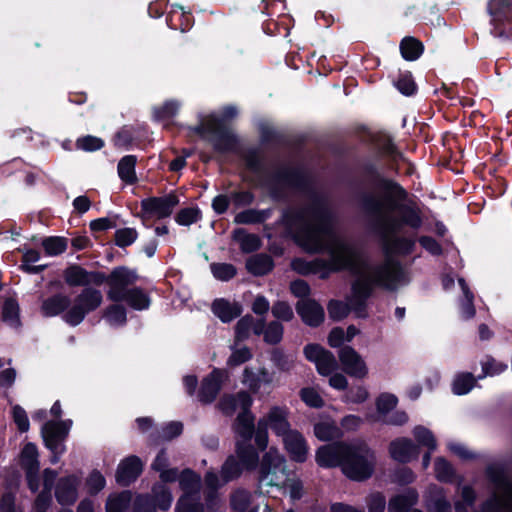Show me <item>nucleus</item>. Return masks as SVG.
<instances>
[{"instance_id": "obj_35", "label": "nucleus", "mask_w": 512, "mask_h": 512, "mask_svg": "<svg viewBox=\"0 0 512 512\" xmlns=\"http://www.w3.org/2000/svg\"><path fill=\"white\" fill-rule=\"evenodd\" d=\"M137 164V156L125 155L122 157L117 165V172L119 178L126 184L134 185L137 181L135 167Z\"/></svg>"}, {"instance_id": "obj_39", "label": "nucleus", "mask_w": 512, "mask_h": 512, "mask_svg": "<svg viewBox=\"0 0 512 512\" xmlns=\"http://www.w3.org/2000/svg\"><path fill=\"white\" fill-rule=\"evenodd\" d=\"M330 263L326 262V259L316 258L312 261H307L302 258H295L292 261V268L298 274L307 276L310 274H318V272Z\"/></svg>"}, {"instance_id": "obj_1", "label": "nucleus", "mask_w": 512, "mask_h": 512, "mask_svg": "<svg viewBox=\"0 0 512 512\" xmlns=\"http://www.w3.org/2000/svg\"><path fill=\"white\" fill-rule=\"evenodd\" d=\"M351 187L354 203L367 220L370 231L381 240L386 256L383 265L394 260L391 255H411L416 240L411 236L396 235L404 227L417 231L423 225L422 212L415 202L410 201L408 190L394 178L386 176L371 160L360 164L359 177Z\"/></svg>"}, {"instance_id": "obj_64", "label": "nucleus", "mask_w": 512, "mask_h": 512, "mask_svg": "<svg viewBox=\"0 0 512 512\" xmlns=\"http://www.w3.org/2000/svg\"><path fill=\"white\" fill-rule=\"evenodd\" d=\"M179 106L176 101H166L154 109V117L159 121L173 118L178 112Z\"/></svg>"}, {"instance_id": "obj_58", "label": "nucleus", "mask_w": 512, "mask_h": 512, "mask_svg": "<svg viewBox=\"0 0 512 512\" xmlns=\"http://www.w3.org/2000/svg\"><path fill=\"white\" fill-rule=\"evenodd\" d=\"M284 327L279 321H271L267 324L263 340L269 345H277L283 339Z\"/></svg>"}, {"instance_id": "obj_5", "label": "nucleus", "mask_w": 512, "mask_h": 512, "mask_svg": "<svg viewBox=\"0 0 512 512\" xmlns=\"http://www.w3.org/2000/svg\"><path fill=\"white\" fill-rule=\"evenodd\" d=\"M139 279L135 269L127 266H116L109 273V290L107 298L115 303L125 302L134 310H147L151 305V298L143 288L134 286Z\"/></svg>"}, {"instance_id": "obj_3", "label": "nucleus", "mask_w": 512, "mask_h": 512, "mask_svg": "<svg viewBox=\"0 0 512 512\" xmlns=\"http://www.w3.org/2000/svg\"><path fill=\"white\" fill-rule=\"evenodd\" d=\"M375 272V277L363 276L351 283V296L348 298V303L336 299L328 302L327 310L330 319L335 322L342 321L351 311H354L358 317L365 318L368 300L373 296L375 288L394 290L404 277L403 266L396 260H388L386 265H378Z\"/></svg>"}, {"instance_id": "obj_6", "label": "nucleus", "mask_w": 512, "mask_h": 512, "mask_svg": "<svg viewBox=\"0 0 512 512\" xmlns=\"http://www.w3.org/2000/svg\"><path fill=\"white\" fill-rule=\"evenodd\" d=\"M259 186L267 190L274 202H285L288 199V190L310 191L312 180L305 168L282 165L261 177Z\"/></svg>"}, {"instance_id": "obj_38", "label": "nucleus", "mask_w": 512, "mask_h": 512, "mask_svg": "<svg viewBox=\"0 0 512 512\" xmlns=\"http://www.w3.org/2000/svg\"><path fill=\"white\" fill-rule=\"evenodd\" d=\"M179 485L183 494L200 495L201 478L194 470L185 468L179 476Z\"/></svg>"}, {"instance_id": "obj_41", "label": "nucleus", "mask_w": 512, "mask_h": 512, "mask_svg": "<svg viewBox=\"0 0 512 512\" xmlns=\"http://www.w3.org/2000/svg\"><path fill=\"white\" fill-rule=\"evenodd\" d=\"M2 320L14 328L22 326L19 303L15 298L5 299L2 306Z\"/></svg>"}, {"instance_id": "obj_10", "label": "nucleus", "mask_w": 512, "mask_h": 512, "mask_svg": "<svg viewBox=\"0 0 512 512\" xmlns=\"http://www.w3.org/2000/svg\"><path fill=\"white\" fill-rule=\"evenodd\" d=\"M335 245L341 255L344 256V261H347L352 266V268H345V271L356 276V279L363 276H376L375 268L377 266H371L363 252L355 245L337 237H335Z\"/></svg>"}, {"instance_id": "obj_43", "label": "nucleus", "mask_w": 512, "mask_h": 512, "mask_svg": "<svg viewBox=\"0 0 512 512\" xmlns=\"http://www.w3.org/2000/svg\"><path fill=\"white\" fill-rule=\"evenodd\" d=\"M175 512H204V504L200 495L182 494L176 503Z\"/></svg>"}, {"instance_id": "obj_63", "label": "nucleus", "mask_w": 512, "mask_h": 512, "mask_svg": "<svg viewBox=\"0 0 512 512\" xmlns=\"http://www.w3.org/2000/svg\"><path fill=\"white\" fill-rule=\"evenodd\" d=\"M380 149L384 155L390 157L392 160L402 159L403 153L398 149L393 138L390 135H384L380 140Z\"/></svg>"}, {"instance_id": "obj_8", "label": "nucleus", "mask_w": 512, "mask_h": 512, "mask_svg": "<svg viewBox=\"0 0 512 512\" xmlns=\"http://www.w3.org/2000/svg\"><path fill=\"white\" fill-rule=\"evenodd\" d=\"M103 302L102 292L94 287L83 288L77 294L63 320L71 327L80 325L86 316L97 310Z\"/></svg>"}, {"instance_id": "obj_44", "label": "nucleus", "mask_w": 512, "mask_h": 512, "mask_svg": "<svg viewBox=\"0 0 512 512\" xmlns=\"http://www.w3.org/2000/svg\"><path fill=\"white\" fill-rule=\"evenodd\" d=\"M476 385V378L470 372L458 373L452 382V392L455 395H466Z\"/></svg>"}, {"instance_id": "obj_11", "label": "nucleus", "mask_w": 512, "mask_h": 512, "mask_svg": "<svg viewBox=\"0 0 512 512\" xmlns=\"http://www.w3.org/2000/svg\"><path fill=\"white\" fill-rule=\"evenodd\" d=\"M65 284L69 287H100L104 283L109 284V274L102 271H88L80 264H69L62 273Z\"/></svg>"}, {"instance_id": "obj_17", "label": "nucleus", "mask_w": 512, "mask_h": 512, "mask_svg": "<svg viewBox=\"0 0 512 512\" xmlns=\"http://www.w3.org/2000/svg\"><path fill=\"white\" fill-rule=\"evenodd\" d=\"M225 377H227L225 370L214 368L202 379L198 391V400L202 404L212 403L217 398Z\"/></svg>"}, {"instance_id": "obj_55", "label": "nucleus", "mask_w": 512, "mask_h": 512, "mask_svg": "<svg viewBox=\"0 0 512 512\" xmlns=\"http://www.w3.org/2000/svg\"><path fill=\"white\" fill-rule=\"evenodd\" d=\"M131 500L129 491H123L116 495H110L105 504L106 512H124Z\"/></svg>"}, {"instance_id": "obj_30", "label": "nucleus", "mask_w": 512, "mask_h": 512, "mask_svg": "<svg viewBox=\"0 0 512 512\" xmlns=\"http://www.w3.org/2000/svg\"><path fill=\"white\" fill-rule=\"evenodd\" d=\"M245 267L251 275L255 277H262L273 271L275 263L269 254L259 253L249 257L246 260Z\"/></svg>"}, {"instance_id": "obj_19", "label": "nucleus", "mask_w": 512, "mask_h": 512, "mask_svg": "<svg viewBox=\"0 0 512 512\" xmlns=\"http://www.w3.org/2000/svg\"><path fill=\"white\" fill-rule=\"evenodd\" d=\"M143 463L136 455H130L118 464L115 480L121 487H128L141 475Z\"/></svg>"}, {"instance_id": "obj_61", "label": "nucleus", "mask_w": 512, "mask_h": 512, "mask_svg": "<svg viewBox=\"0 0 512 512\" xmlns=\"http://www.w3.org/2000/svg\"><path fill=\"white\" fill-rule=\"evenodd\" d=\"M301 400L311 408L320 409L325 405L321 395L312 387H304L300 390Z\"/></svg>"}, {"instance_id": "obj_42", "label": "nucleus", "mask_w": 512, "mask_h": 512, "mask_svg": "<svg viewBox=\"0 0 512 512\" xmlns=\"http://www.w3.org/2000/svg\"><path fill=\"white\" fill-rule=\"evenodd\" d=\"M150 497L156 509L161 511H168L173 501L172 493L165 485H154Z\"/></svg>"}, {"instance_id": "obj_62", "label": "nucleus", "mask_w": 512, "mask_h": 512, "mask_svg": "<svg viewBox=\"0 0 512 512\" xmlns=\"http://www.w3.org/2000/svg\"><path fill=\"white\" fill-rule=\"evenodd\" d=\"M104 141L93 135H86L79 137L76 140V147L79 150H83L86 152H94L102 149L104 147Z\"/></svg>"}, {"instance_id": "obj_54", "label": "nucleus", "mask_w": 512, "mask_h": 512, "mask_svg": "<svg viewBox=\"0 0 512 512\" xmlns=\"http://www.w3.org/2000/svg\"><path fill=\"white\" fill-rule=\"evenodd\" d=\"M413 436L419 446L426 447L430 451H435L437 442L432 431L425 426L418 425L413 429Z\"/></svg>"}, {"instance_id": "obj_47", "label": "nucleus", "mask_w": 512, "mask_h": 512, "mask_svg": "<svg viewBox=\"0 0 512 512\" xmlns=\"http://www.w3.org/2000/svg\"><path fill=\"white\" fill-rule=\"evenodd\" d=\"M270 360L273 365L281 372H290L294 367V360L285 353L281 347H274L270 351Z\"/></svg>"}, {"instance_id": "obj_26", "label": "nucleus", "mask_w": 512, "mask_h": 512, "mask_svg": "<svg viewBox=\"0 0 512 512\" xmlns=\"http://www.w3.org/2000/svg\"><path fill=\"white\" fill-rule=\"evenodd\" d=\"M485 476L495 488L502 490L508 499L512 501V479L508 476L504 465L499 463L487 465Z\"/></svg>"}, {"instance_id": "obj_29", "label": "nucleus", "mask_w": 512, "mask_h": 512, "mask_svg": "<svg viewBox=\"0 0 512 512\" xmlns=\"http://www.w3.org/2000/svg\"><path fill=\"white\" fill-rule=\"evenodd\" d=\"M194 19L191 12H185L181 5L173 4L166 16V23L173 30L188 31L193 25Z\"/></svg>"}, {"instance_id": "obj_13", "label": "nucleus", "mask_w": 512, "mask_h": 512, "mask_svg": "<svg viewBox=\"0 0 512 512\" xmlns=\"http://www.w3.org/2000/svg\"><path fill=\"white\" fill-rule=\"evenodd\" d=\"M71 425L70 419L47 421L41 429L45 447L50 451L65 447L63 441L67 438Z\"/></svg>"}, {"instance_id": "obj_49", "label": "nucleus", "mask_w": 512, "mask_h": 512, "mask_svg": "<svg viewBox=\"0 0 512 512\" xmlns=\"http://www.w3.org/2000/svg\"><path fill=\"white\" fill-rule=\"evenodd\" d=\"M103 317L111 325L123 326L127 322V311L123 305L114 302L105 309Z\"/></svg>"}, {"instance_id": "obj_20", "label": "nucleus", "mask_w": 512, "mask_h": 512, "mask_svg": "<svg viewBox=\"0 0 512 512\" xmlns=\"http://www.w3.org/2000/svg\"><path fill=\"white\" fill-rule=\"evenodd\" d=\"M295 309L303 323L309 327L316 328L324 322V309L315 299H301L296 303Z\"/></svg>"}, {"instance_id": "obj_48", "label": "nucleus", "mask_w": 512, "mask_h": 512, "mask_svg": "<svg viewBox=\"0 0 512 512\" xmlns=\"http://www.w3.org/2000/svg\"><path fill=\"white\" fill-rule=\"evenodd\" d=\"M246 168L255 173L261 174L264 172L263 169V158L261 156L260 149L257 147L248 148L242 156Z\"/></svg>"}, {"instance_id": "obj_2", "label": "nucleus", "mask_w": 512, "mask_h": 512, "mask_svg": "<svg viewBox=\"0 0 512 512\" xmlns=\"http://www.w3.org/2000/svg\"><path fill=\"white\" fill-rule=\"evenodd\" d=\"M280 223L294 243L309 254L327 253L328 266L321 269L320 279L326 280L332 273L352 268L344 261V256L337 250L335 238L332 244H327L324 237L333 235V213L327 199L312 192L311 203L306 208L288 207L282 211Z\"/></svg>"}, {"instance_id": "obj_23", "label": "nucleus", "mask_w": 512, "mask_h": 512, "mask_svg": "<svg viewBox=\"0 0 512 512\" xmlns=\"http://www.w3.org/2000/svg\"><path fill=\"white\" fill-rule=\"evenodd\" d=\"M72 299L63 292L54 293L41 301L40 313L45 318L64 315L70 309Z\"/></svg>"}, {"instance_id": "obj_60", "label": "nucleus", "mask_w": 512, "mask_h": 512, "mask_svg": "<svg viewBox=\"0 0 512 512\" xmlns=\"http://www.w3.org/2000/svg\"><path fill=\"white\" fill-rule=\"evenodd\" d=\"M87 492L90 496H96L106 485V479L102 473L94 469L86 479Z\"/></svg>"}, {"instance_id": "obj_28", "label": "nucleus", "mask_w": 512, "mask_h": 512, "mask_svg": "<svg viewBox=\"0 0 512 512\" xmlns=\"http://www.w3.org/2000/svg\"><path fill=\"white\" fill-rule=\"evenodd\" d=\"M418 500V491L409 487L403 493L396 494L389 499L388 512H409L418 503Z\"/></svg>"}, {"instance_id": "obj_57", "label": "nucleus", "mask_w": 512, "mask_h": 512, "mask_svg": "<svg viewBox=\"0 0 512 512\" xmlns=\"http://www.w3.org/2000/svg\"><path fill=\"white\" fill-rule=\"evenodd\" d=\"M138 238L135 228L125 227L117 229L114 233V244L119 248H126L132 245Z\"/></svg>"}, {"instance_id": "obj_32", "label": "nucleus", "mask_w": 512, "mask_h": 512, "mask_svg": "<svg viewBox=\"0 0 512 512\" xmlns=\"http://www.w3.org/2000/svg\"><path fill=\"white\" fill-rule=\"evenodd\" d=\"M238 460L247 471H254L259 465V453L250 442H236Z\"/></svg>"}, {"instance_id": "obj_37", "label": "nucleus", "mask_w": 512, "mask_h": 512, "mask_svg": "<svg viewBox=\"0 0 512 512\" xmlns=\"http://www.w3.org/2000/svg\"><path fill=\"white\" fill-rule=\"evenodd\" d=\"M284 459L279 456L276 450L270 449L259 460V479L261 481L268 478L271 473H275L276 469L280 467Z\"/></svg>"}, {"instance_id": "obj_31", "label": "nucleus", "mask_w": 512, "mask_h": 512, "mask_svg": "<svg viewBox=\"0 0 512 512\" xmlns=\"http://www.w3.org/2000/svg\"><path fill=\"white\" fill-rule=\"evenodd\" d=\"M211 310L223 323H229L242 313L239 303H230L224 298H217L212 302Z\"/></svg>"}, {"instance_id": "obj_16", "label": "nucleus", "mask_w": 512, "mask_h": 512, "mask_svg": "<svg viewBox=\"0 0 512 512\" xmlns=\"http://www.w3.org/2000/svg\"><path fill=\"white\" fill-rule=\"evenodd\" d=\"M345 441H337L320 446L316 450L315 461L321 468H336L342 470Z\"/></svg>"}, {"instance_id": "obj_14", "label": "nucleus", "mask_w": 512, "mask_h": 512, "mask_svg": "<svg viewBox=\"0 0 512 512\" xmlns=\"http://www.w3.org/2000/svg\"><path fill=\"white\" fill-rule=\"evenodd\" d=\"M342 370L350 377L364 379L368 375V367L361 355L349 345L341 347L338 351Z\"/></svg>"}, {"instance_id": "obj_15", "label": "nucleus", "mask_w": 512, "mask_h": 512, "mask_svg": "<svg viewBox=\"0 0 512 512\" xmlns=\"http://www.w3.org/2000/svg\"><path fill=\"white\" fill-rule=\"evenodd\" d=\"M290 411L286 406H272L265 416L259 420H264V424L268 429L277 436L284 437L293 429L289 422Z\"/></svg>"}, {"instance_id": "obj_34", "label": "nucleus", "mask_w": 512, "mask_h": 512, "mask_svg": "<svg viewBox=\"0 0 512 512\" xmlns=\"http://www.w3.org/2000/svg\"><path fill=\"white\" fill-rule=\"evenodd\" d=\"M255 416L253 413H239L236 417L234 430L242 439L240 442H250L256 430Z\"/></svg>"}, {"instance_id": "obj_12", "label": "nucleus", "mask_w": 512, "mask_h": 512, "mask_svg": "<svg viewBox=\"0 0 512 512\" xmlns=\"http://www.w3.org/2000/svg\"><path fill=\"white\" fill-rule=\"evenodd\" d=\"M179 201V197L175 192H170L161 197L151 196L144 198L141 200V214L143 217L168 218L172 215Z\"/></svg>"}, {"instance_id": "obj_33", "label": "nucleus", "mask_w": 512, "mask_h": 512, "mask_svg": "<svg viewBox=\"0 0 512 512\" xmlns=\"http://www.w3.org/2000/svg\"><path fill=\"white\" fill-rule=\"evenodd\" d=\"M232 240L237 242L243 253L249 254L258 251L262 241L257 234L248 233L244 228H236L232 232Z\"/></svg>"}, {"instance_id": "obj_27", "label": "nucleus", "mask_w": 512, "mask_h": 512, "mask_svg": "<svg viewBox=\"0 0 512 512\" xmlns=\"http://www.w3.org/2000/svg\"><path fill=\"white\" fill-rule=\"evenodd\" d=\"M183 432V423L180 421H170L160 429L155 428L149 433L148 442L150 445L157 446L165 441H171Z\"/></svg>"}, {"instance_id": "obj_7", "label": "nucleus", "mask_w": 512, "mask_h": 512, "mask_svg": "<svg viewBox=\"0 0 512 512\" xmlns=\"http://www.w3.org/2000/svg\"><path fill=\"white\" fill-rule=\"evenodd\" d=\"M343 456L342 473L349 480L364 482L375 473L377 454L367 442H346Z\"/></svg>"}, {"instance_id": "obj_9", "label": "nucleus", "mask_w": 512, "mask_h": 512, "mask_svg": "<svg viewBox=\"0 0 512 512\" xmlns=\"http://www.w3.org/2000/svg\"><path fill=\"white\" fill-rule=\"evenodd\" d=\"M398 405L396 395L388 392L379 394L375 400L376 415H370L369 421L388 426H403L409 421L404 410H395Z\"/></svg>"}, {"instance_id": "obj_36", "label": "nucleus", "mask_w": 512, "mask_h": 512, "mask_svg": "<svg viewBox=\"0 0 512 512\" xmlns=\"http://www.w3.org/2000/svg\"><path fill=\"white\" fill-rule=\"evenodd\" d=\"M399 49L406 61H416L424 53L423 43L413 36H405L400 41Z\"/></svg>"}, {"instance_id": "obj_50", "label": "nucleus", "mask_w": 512, "mask_h": 512, "mask_svg": "<svg viewBox=\"0 0 512 512\" xmlns=\"http://www.w3.org/2000/svg\"><path fill=\"white\" fill-rule=\"evenodd\" d=\"M68 240L62 236H49L43 239L42 247L49 256H58L67 249Z\"/></svg>"}, {"instance_id": "obj_46", "label": "nucleus", "mask_w": 512, "mask_h": 512, "mask_svg": "<svg viewBox=\"0 0 512 512\" xmlns=\"http://www.w3.org/2000/svg\"><path fill=\"white\" fill-rule=\"evenodd\" d=\"M435 475L442 483H453L456 472L452 464L443 457H438L434 464Z\"/></svg>"}, {"instance_id": "obj_22", "label": "nucleus", "mask_w": 512, "mask_h": 512, "mask_svg": "<svg viewBox=\"0 0 512 512\" xmlns=\"http://www.w3.org/2000/svg\"><path fill=\"white\" fill-rule=\"evenodd\" d=\"M388 452L394 461L405 464L417 458L420 449L410 438L399 437L390 442Z\"/></svg>"}, {"instance_id": "obj_25", "label": "nucleus", "mask_w": 512, "mask_h": 512, "mask_svg": "<svg viewBox=\"0 0 512 512\" xmlns=\"http://www.w3.org/2000/svg\"><path fill=\"white\" fill-rule=\"evenodd\" d=\"M283 445L292 461L303 463L307 460L308 444L304 436L296 429L282 437Z\"/></svg>"}, {"instance_id": "obj_45", "label": "nucleus", "mask_w": 512, "mask_h": 512, "mask_svg": "<svg viewBox=\"0 0 512 512\" xmlns=\"http://www.w3.org/2000/svg\"><path fill=\"white\" fill-rule=\"evenodd\" d=\"M395 88L404 96L410 97L417 93L418 86L410 71L400 72L394 80Z\"/></svg>"}, {"instance_id": "obj_51", "label": "nucleus", "mask_w": 512, "mask_h": 512, "mask_svg": "<svg viewBox=\"0 0 512 512\" xmlns=\"http://www.w3.org/2000/svg\"><path fill=\"white\" fill-rule=\"evenodd\" d=\"M38 456V449L34 443L28 442L24 445L21 450V462L25 470H39Z\"/></svg>"}, {"instance_id": "obj_18", "label": "nucleus", "mask_w": 512, "mask_h": 512, "mask_svg": "<svg viewBox=\"0 0 512 512\" xmlns=\"http://www.w3.org/2000/svg\"><path fill=\"white\" fill-rule=\"evenodd\" d=\"M80 478L75 474L60 477L55 485V498L61 506H72L78 499Z\"/></svg>"}, {"instance_id": "obj_24", "label": "nucleus", "mask_w": 512, "mask_h": 512, "mask_svg": "<svg viewBox=\"0 0 512 512\" xmlns=\"http://www.w3.org/2000/svg\"><path fill=\"white\" fill-rule=\"evenodd\" d=\"M275 372L269 371L266 367H260L255 372L251 367H245L242 374V384L246 386L251 394H258L261 386H271L274 382Z\"/></svg>"}, {"instance_id": "obj_21", "label": "nucleus", "mask_w": 512, "mask_h": 512, "mask_svg": "<svg viewBox=\"0 0 512 512\" xmlns=\"http://www.w3.org/2000/svg\"><path fill=\"white\" fill-rule=\"evenodd\" d=\"M423 503L427 512H452V506L442 486L429 484L423 494Z\"/></svg>"}, {"instance_id": "obj_40", "label": "nucleus", "mask_w": 512, "mask_h": 512, "mask_svg": "<svg viewBox=\"0 0 512 512\" xmlns=\"http://www.w3.org/2000/svg\"><path fill=\"white\" fill-rule=\"evenodd\" d=\"M313 432L315 437L323 442L339 438L342 433L334 421H320L314 424Z\"/></svg>"}, {"instance_id": "obj_56", "label": "nucleus", "mask_w": 512, "mask_h": 512, "mask_svg": "<svg viewBox=\"0 0 512 512\" xmlns=\"http://www.w3.org/2000/svg\"><path fill=\"white\" fill-rule=\"evenodd\" d=\"M245 468L233 455L227 457L222 466V477L225 481H231L241 476Z\"/></svg>"}, {"instance_id": "obj_52", "label": "nucleus", "mask_w": 512, "mask_h": 512, "mask_svg": "<svg viewBox=\"0 0 512 512\" xmlns=\"http://www.w3.org/2000/svg\"><path fill=\"white\" fill-rule=\"evenodd\" d=\"M175 222L181 226H190L202 219V211L198 206L180 209L175 217Z\"/></svg>"}, {"instance_id": "obj_53", "label": "nucleus", "mask_w": 512, "mask_h": 512, "mask_svg": "<svg viewBox=\"0 0 512 512\" xmlns=\"http://www.w3.org/2000/svg\"><path fill=\"white\" fill-rule=\"evenodd\" d=\"M210 269L213 277L222 282H228L237 275V268L231 263L214 262Z\"/></svg>"}, {"instance_id": "obj_59", "label": "nucleus", "mask_w": 512, "mask_h": 512, "mask_svg": "<svg viewBox=\"0 0 512 512\" xmlns=\"http://www.w3.org/2000/svg\"><path fill=\"white\" fill-rule=\"evenodd\" d=\"M317 372L321 376H329L337 369V361L334 354L326 350L322 357L315 363Z\"/></svg>"}, {"instance_id": "obj_4", "label": "nucleus", "mask_w": 512, "mask_h": 512, "mask_svg": "<svg viewBox=\"0 0 512 512\" xmlns=\"http://www.w3.org/2000/svg\"><path fill=\"white\" fill-rule=\"evenodd\" d=\"M237 114L238 110L235 106H225L220 115L209 114L202 118L197 125L190 126L189 131L211 144L214 152L217 154L237 153L240 140L229 126V122Z\"/></svg>"}]
</instances>
